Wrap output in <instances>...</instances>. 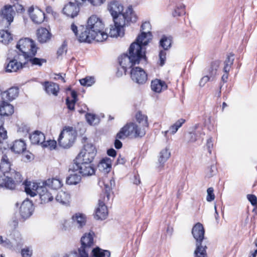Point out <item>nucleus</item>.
Returning <instances> with one entry per match:
<instances>
[{"mask_svg": "<svg viewBox=\"0 0 257 257\" xmlns=\"http://www.w3.org/2000/svg\"><path fill=\"white\" fill-rule=\"evenodd\" d=\"M104 27L102 20L96 15H93L88 18L86 27L82 28L79 35L77 27L74 24L71 25V30L79 42L90 43L93 40L102 42L107 38L108 35L103 31Z\"/></svg>", "mask_w": 257, "mask_h": 257, "instance_id": "obj_1", "label": "nucleus"}, {"mask_svg": "<svg viewBox=\"0 0 257 257\" xmlns=\"http://www.w3.org/2000/svg\"><path fill=\"white\" fill-rule=\"evenodd\" d=\"M140 49L138 45L132 43L128 50V54H124L119 57V64L124 73L127 69L131 68L133 65L139 64L142 60H146L144 54L139 53Z\"/></svg>", "mask_w": 257, "mask_h": 257, "instance_id": "obj_2", "label": "nucleus"}, {"mask_svg": "<svg viewBox=\"0 0 257 257\" xmlns=\"http://www.w3.org/2000/svg\"><path fill=\"white\" fill-rule=\"evenodd\" d=\"M105 194L98 200V205L95 210V218L97 219H105L108 215L107 208L104 202L109 200L110 192L112 187L115 185L114 180L113 179L105 180L104 182Z\"/></svg>", "mask_w": 257, "mask_h": 257, "instance_id": "obj_3", "label": "nucleus"}, {"mask_svg": "<svg viewBox=\"0 0 257 257\" xmlns=\"http://www.w3.org/2000/svg\"><path fill=\"white\" fill-rule=\"evenodd\" d=\"M16 48L19 51L18 55L24 59L29 58L30 54L31 56H35L37 51V48L34 42L28 38L20 39L17 44Z\"/></svg>", "mask_w": 257, "mask_h": 257, "instance_id": "obj_4", "label": "nucleus"}, {"mask_svg": "<svg viewBox=\"0 0 257 257\" xmlns=\"http://www.w3.org/2000/svg\"><path fill=\"white\" fill-rule=\"evenodd\" d=\"M2 157L0 162V176H7L14 170L12 168L13 162L15 159L14 156L9 149H6L5 147H1Z\"/></svg>", "mask_w": 257, "mask_h": 257, "instance_id": "obj_5", "label": "nucleus"}, {"mask_svg": "<svg viewBox=\"0 0 257 257\" xmlns=\"http://www.w3.org/2000/svg\"><path fill=\"white\" fill-rule=\"evenodd\" d=\"M146 134V130L139 128L138 124L134 122L127 123L117 134L118 139H124L128 136L133 135L135 138L142 137Z\"/></svg>", "mask_w": 257, "mask_h": 257, "instance_id": "obj_6", "label": "nucleus"}, {"mask_svg": "<svg viewBox=\"0 0 257 257\" xmlns=\"http://www.w3.org/2000/svg\"><path fill=\"white\" fill-rule=\"evenodd\" d=\"M77 135L73 127L65 126L60 133L58 142L60 146L63 148H69L73 144Z\"/></svg>", "mask_w": 257, "mask_h": 257, "instance_id": "obj_7", "label": "nucleus"}, {"mask_svg": "<svg viewBox=\"0 0 257 257\" xmlns=\"http://www.w3.org/2000/svg\"><path fill=\"white\" fill-rule=\"evenodd\" d=\"M204 228L201 223H197L193 227L192 234L196 240V245L194 253L197 251L198 253L200 252L206 253V245L203 246L201 244L202 241L204 239Z\"/></svg>", "mask_w": 257, "mask_h": 257, "instance_id": "obj_8", "label": "nucleus"}, {"mask_svg": "<svg viewBox=\"0 0 257 257\" xmlns=\"http://www.w3.org/2000/svg\"><path fill=\"white\" fill-rule=\"evenodd\" d=\"M94 233L93 231H90L88 233H85L81 238L80 247L78 249V251L81 253L82 257H88V253L94 248Z\"/></svg>", "mask_w": 257, "mask_h": 257, "instance_id": "obj_9", "label": "nucleus"}, {"mask_svg": "<svg viewBox=\"0 0 257 257\" xmlns=\"http://www.w3.org/2000/svg\"><path fill=\"white\" fill-rule=\"evenodd\" d=\"M69 170L72 172L78 171L83 176H89L95 173V168L91 163L75 161Z\"/></svg>", "mask_w": 257, "mask_h": 257, "instance_id": "obj_10", "label": "nucleus"}, {"mask_svg": "<svg viewBox=\"0 0 257 257\" xmlns=\"http://www.w3.org/2000/svg\"><path fill=\"white\" fill-rule=\"evenodd\" d=\"M96 151L95 147L91 144H87L78 155L75 161L91 163L96 155Z\"/></svg>", "mask_w": 257, "mask_h": 257, "instance_id": "obj_11", "label": "nucleus"}, {"mask_svg": "<svg viewBox=\"0 0 257 257\" xmlns=\"http://www.w3.org/2000/svg\"><path fill=\"white\" fill-rule=\"evenodd\" d=\"M137 17L132 7H127L124 12L122 11L118 17L115 18L116 24L121 26H125L130 22L135 23L137 21Z\"/></svg>", "mask_w": 257, "mask_h": 257, "instance_id": "obj_12", "label": "nucleus"}, {"mask_svg": "<svg viewBox=\"0 0 257 257\" xmlns=\"http://www.w3.org/2000/svg\"><path fill=\"white\" fill-rule=\"evenodd\" d=\"M131 77L132 80L138 84H145L148 79L146 72L139 67L132 68L131 71Z\"/></svg>", "mask_w": 257, "mask_h": 257, "instance_id": "obj_13", "label": "nucleus"}, {"mask_svg": "<svg viewBox=\"0 0 257 257\" xmlns=\"http://www.w3.org/2000/svg\"><path fill=\"white\" fill-rule=\"evenodd\" d=\"M152 34H146L141 33V34L138 36L136 41L133 43L139 46L141 49L139 50V53H143L144 57L145 58L146 48L145 47L150 42V40L152 39Z\"/></svg>", "mask_w": 257, "mask_h": 257, "instance_id": "obj_14", "label": "nucleus"}, {"mask_svg": "<svg viewBox=\"0 0 257 257\" xmlns=\"http://www.w3.org/2000/svg\"><path fill=\"white\" fill-rule=\"evenodd\" d=\"M107 9L112 16L113 21H115V18L122 12L123 7L118 1L112 0L108 3Z\"/></svg>", "mask_w": 257, "mask_h": 257, "instance_id": "obj_15", "label": "nucleus"}, {"mask_svg": "<svg viewBox=\"0 0 257 257\" xmlns=\"http://www.w3.org/2000/svg\"><path fill=\"white\" fill-rule=\"evenodd\" d=\"M24 59L19 55L15 56L14 59L10 60L6 67L7 72H17L23 68L24 62L22 61Z\"/></svg>", "mask_w": 257, "mask_h": 257, "instance_id": "obj_16", "label": "nucleus"}, {"mask_svg": "<svg viewBox=\"0 0 257 257\" xmlns=\"http://www.w3.org/2000/svg\"><path fill=\"white\" fill-rule=\"evenodd\" d=\"M25 186L26 193L31 197H34L39 193V189L43 187L44 183L43 181L38 183L26 181Z\"/></svg>", "mask_w": 257, "mask_h": 257, "instance_id": "obj_17", "label": "nucleus"}, {"mask_svg": "<svg viewBox=\"0 0 257 257\" xmlns=\"http://www.w3.org/2000/svg\"><path fill=\"white\" fill-rule=\"evenodd\" d=\"M14 112V106L6 100L0 96V115L2 116H10Z\"/></svg>", "mask_w": 257, "mask_h": 257, "instance_id": "obj_18", "label": "nucleus"}, {"mask_svg": "<svg viewBox=\"0 0 257 257\" xmlns=\"http://www.w3.org/2000/svg\"><path fill=\"white\" fill-rule=\"evenodd\" d=\"M30 17L32 21L36 24H41L45 18L44 13L38 8L31 7L29 9Z\"/></svg>", "mask_w": 257, "mask_h": 257, "instance_id": "obj_19", "label": "nucleus"}, {"mask_svg": "<svg viewBox=\"0 0 257 257\" xmlns=\"http://www.w3.org/2000/svg\"><path fill=\"white\" fill-rule=\"evenodd\" d=\"M79 7L78 6L77 4L69 2L65 5L63 9V12L67 17L73 18L78 15L79 12Z\"/></svg>", "mask_w": 257, "mask_h": 257, "instance_id": "obj_20", "label": "nucleus"}, {"mask_svg": "<svg viewBox=\"0 0 257 257\" xmlns=\"http://www.w3.org/2000/svg\"><path fill=\"white\" fill-rule=\"evenodd\" d=\"M55 193L54 190H48L47 187L43 186L39 189V195L42 203H46L53 200V194Z\"/></svg>", "mask_w": 257, "mask_h": 257, "instance_id": "obj_21", "label": "nucleus"}, {"mask_svg": "<svg viewBox=\"0 0 257 257\" xmlns=\"http://www.w3.org/2000/svg\"><path fill=\"white\" fill-rule=\"evenodd\" d=\"M33 204L29 200L24 201L20 208V213L22 218L29 217L32 213Z\"/></svg>", "mask_w": 257, "mask_h": 257, "instance_id": "obj_22", "label": "nucleus"}, {"mask_svg": "<svg viewBox=\"0 0 257 257\" xmlns=\"http://www.w3.org/2000/svg\"><path fill=\"white\" fill-rule=\"evenodd\" d=\"M1 13L2 18L7 21L9 25L13 22L15 11L12 6H5L1 10Z\"/></svg>", "mask_w": 257, "mask_h": 257, "instance_id": "obj_23", "label": "nucleus"}, {"mask_svg": "<svg viewBox=\"0 0 257 257\" xmlns=\"http://www.w3.org/2000/svg\"><path fill=\"white\" fill-rule=\"evenodd\" d=\"M72 223L78 228H83L86 223V216L85 214L76 213L72 217Z\"/></svg>", "mask_w": 257, "mask_h": 257, "instance_id": "obj_24", "label": "nucleus"}, {"mask_svg": "<svg viewBox=\"0 0 257 257\" xmlns=\"http://www.w3.org/2000/svg\"><path fill=\"white\" fill-rule=\"evenodd\" d=\"M6 149H9L10 151L12 152V154H13V153L19 154L24 152L26 149V147L23 141L16 140L10 147L8 146V148ZM13 155L14 156V155Z\"/></svg>", "mask_w": 257, "mask_h": 257, "instance_id": "obj_25", "label": "nucleus"}, {"mask_svg": "<svg viewBox=\"0 0 257 257\" xmlns=\"http://www.w3.org/2000/svg\"><path fill=\"white\" fill-rule=\"evenodd\" d=\"M19 95V88L17 87H12L8 90L0 93V96L4 99H7L8 100H13L16 99Z\"/></svg>", "mask_w": 257, "mask_h": 257, "instance_id": "obj_26", "label": "nucleus"}, {"mask_svg": "<svg viewBox=\"0 0 257 257\" xmlns=\"http://www.w3.org/2000/svg\"><path fill=\"white\" fill-rule=\"evenodd\" d=\"M151 86L152 90L156 93H161L168 88L166 82L159 79L153 80L151 82Z\"/></svg>", "mask_w": 257, "mask_h": 257, "instance_id": "obj_27", "label": "nucleus"}, {"mask_svg": "<svg viewBox=\"0 0 257 257\" xmlns=\"http://www.w3.org/2000/svg\"><path fill=\"white\" fill-rule=\"evenodd\" d=\"M52 35L46 28H41L37 31L38 41L41 43L48 42L51 38Z\"/></svg>", "mask_w": 257, "mask_h": 257, "instance_id": "obj_28", "label": "nucleus"}, {"mask_svg": "<svg viewBox=\"0 0 257 257\" xmlns=\"http://www.w3.org/2000/svg\"><path fill=\"white\" fill-rule=\"evenodd\" d=\"M114 26H110L109 29V35L111 37H122L124 35L123 27L116 24L115 21H113Z\"/></svg>", "mask_w": 257, "mask_h": 257, "instance_id": "obj_29", "label": "nucleus"}, {"mask_svg": "<svg viewBox=\"0 0 257 257\" xmlns=\"http://www.w3.org/2000/svg\"><path fill=\"white\" fill-rule=\"evenodd\" d=\"M45 90L48 94L57 96L59 90V85L54 82L46 81L43 84Z\"/></svg>", "mask_w": 257, "mask_h": 257, "instance_id": "obj_30", "label": "nucleus"}, {"mask_svg": "<svg viewBox=\"0 0 257 257\" xmlns=\"http://www.w3.org/2000/svg\"><path fill=\"white\" fill-rule=\"evenodd\" d=\"M171 156L169 148L166 147L160 151L158 156L159 167H163L165 163L168 160Z\"/></svg>", "mask_w": 257, "mask_h": 257, "instance_id": "obj_31", "label": "nucleus"}, {"mask_svg": "<svg viewBox=\"0 0 257 257\" xmlns=\"http://www.w3.org/2000/svg\"><path fill=\"white\" fill-rule=\"evenodd\" d=\"M70 194L66 191H60L55 197L56 200L62 204H68L70 200Z\"/></svg>", "mask_w": 257, "mask_h": 257, "instance_id": "obj_32", "label": "nucleus"}, {"mask_svg": "<svg viewBox=\"0 0 257 257\" xmlns=\"http://www.w3.org/2000/svg\"><path fill=\"white\" fill-rule=\"evenodd\" d=\"M44 185L51 188L53 190L60 188L62 186V182L59 179L52 178L43 181Z\"/></svg>", "mask_w": 257, "mask_h": 257, "instance_id": "obj_33", "label": "nucleus"}, {"mask_svg": "<svg viewBox=\"0 0 257 257\" xmlns=\"http://www.w3.org/2000/svg\"><path fill=\"white\" fill-rule=\"evenodd\" d=\"M30 139L33 144H40L43 145L45 137L43 133L37 131L30 136Z\"/></svg>", "mask_w": 257, "mask_h": 257, "instance_id": "obj_34", "label": "nucleus"}, {"mask_svg": "<svg viewBox=\"0 0 257 257\" xmlns=\"http://www.w3.org/2000/svg\"><path fill=\"white\" fill-rule=\"evenodd\" d=\"M99 170L108 173L110 171L111 167V160L110 158L105 157L100 161L98 165Z\"/></svg>", "mask_w": 257, "mask_h": 257, "instance_id": "obj_35", "label": "nucleus"}, {"mask_svg": "<svg viewBox=\"0 0 257 257\" xmlns=\"http://www.w3.org/2000/svg\"><path fill=\"white\" fill-rule=\"evenodd\" d=\"M136 118L139 128H143L144 130H146V128L148 126L147 116L143 114L141 112H138L136 114Z\"/></svg>", "mask_w": 257, "mask_h": 257, "instance_id": "obj_36", "label": "nucleus"}, {"mask_svg": "<svg viewBox=\"0 0 257 257\" xmlns=\"http://www.w3.org/2000/svg\"><path fill=\"white\" fill-rule=\"evenodd\" d=\"M6 181L8 180H11L15 183V187H16V183H21L22 181V177L21 174L17 172L15 169L11 172L9 175L6 176Z\"/></svg>", "mask_w": 257, "mask_h": 257, "instance_id": "obj_37", "label": "nucleus"}, {"mask_svg": "<svg viewBox=\"0 0 257 257\" xmlns=\"http://www.w3.org/2000/svg\"><path fill=\"white\" fill-rule=\"evenodd\" d=\"M78 6L86 5L87 3L90 4L94 7H99L102 5L105 0H74Z\"/></svg>", "mask_w": 257, "mask_h": 257, "instance_id": "obj_38", "label": "nucleus"}, {"mask_svg": "<svg viewBox=\"0 0 257 257\" xmlns=\"http://www.w3.org/2000/svg\"><path fill=\"white\" fill-rule=\"evenodd\" d=\"M220 62L218 61H215L211 63L210 67L208 69V73L209 77H210L212 80H214L215 76L217 74V71L219 66Z\"/></svg>", "mask_w": 257, "mask_h": 257, "instance_id": "obj_39", "label": "nucleus"}, {"mask_svg": "<svg viewBox=\"0 0 257 257\" xmlns=\"http://www.w3.org/2000/svg\"><path fill=\"white\" fill-rule=\"evenodd\" d=\"M34 56H31V55L30 54L29 58L24 59L25 61L24 62V65L26 64V63L28 62H30L32 65L41 66L43 63L46 62V60L45 59H40L36 57H33Z\"/></svg>", "mask_w": 257, "mask_h": 257, "instance_id": "obj_40", "label": "nucleus"}, {"mask_svg": "<svg viewBox=\"0 0 257 257\" xmlns=\"http://www.w3.org/2000/svg\"><path fill=\"white\" fill-rule=\"evenodd\" d=\"M13 38L10 33L8 31L1 30L0 31V42L5 45L8 44L11 41Z\"/></svg>", "mask_w": 257, "mask_h": 257, "instance_id": "obj_41", "label": "nucleus"}, {"mask_svg": "<svg viewBox=\"0 0 257 257\" xmlns=\"http://www.w3.org/2000/svg\"><path fill=\"white\" fill-rule=\"evenodd\" d=\"M93 257H110V252L107 250H103L99 247L93 248L91 251Z\"/></svg>", "mask_w": 257, "mask_h": 257, "instance_id": "obj_42", "label": "nucleus"}, {"mask_svg": "<svg viewBox=\"0 0 257 257\" xmlns=\"http://www.w3.org/2000/svg\"><path fill=\"white\" fill-rule=\"evenodd\" d=\"M172 42L171 37L163 36L160 41V44L164 50H167L171 47Z\"/></svg>", "mask_w": 257, "mask_h": 257, "instance_id": "obj_43", "label": "nucleus"}, {"mask_svg": "<svg viewBox=\"0 0 257 257\" xmlns=\"http://www.w3.org/2000/svg\"><path fill=\"white\" fill-rule=\"evenodd\" d=\"M6 176H0V187L13 190L15 189V183L11 180L6 181Z\"/></svg>", "mask_w": 257, "mask_h": 257, "instance_id": "obj_44", "label": "nucleus"}, {"mask_svg": "<svg viewBox=\"0 0 257 257\" xmlns=\"http://www.w3.org/2000/svg\"><path fill=\"white\" fill-rule=\"evenodd\" d=\"M81 176L76 174L70 175L66 179V184L68 185H76L81 181Z\"/></svg>", "mask_w": 257, "mask_h": 257, "instance_id": "obj_45", "label": "nucleus"}, {"mask_svg": "<svg viewBox=\"0 0 257 257\" xmlns=\"http://www.w3.org/2000/svg\"><path fill=\"white\" fill-rule=\"evenodd\" d=\"M185 122V120L183 118H181L178 120L174 124L171 125L169 127L170 133L171 135H174L178 130V129L181 127L182 124Z\"/></svg>", "mask_w": 257, "mask_h": 257, "instance_id": "obj_46", "label": "nucleus"}, {"mask_svg": "<svg viewBox=\"0 0 257 257\" xmlns=\"http://www.w3.org/2000/svg\"><path fill=\"white\" fill-rule=\"evenodd\" d=\"M233 55L232 54H230L228 55L224 62V67L223 68L224 71L225 73H228L229 70L231 66L233 64L234 58H233Z\"/></svg>", "mask_w": 257, "mask_h": 257, "instance_id": "obj_47", "label": "nucleus"}, {"mask_svg": "<svg viewBox=\"0 0 257 257\" xmlns=\"http://www.w3.org/2000/svg\"><path fill=\"white\" fill-rule=\"evenodd\" d=\"M80 84L85 86H91L95 83V78L92 76H87L79 80Z\"/></svg>", "mask_w": 257, "mask_h": 257, "instance_id": "obj_48", "label": "nucleus"}, {"mask_svg": "<svg viewBox=\"0 0 257 257\" xmlns=\"http://www.w3.org/2000/svg\"><path fill=\"white\" fill-rule=\"evenodd\" d=\"M151 26L149 22H144L141 27V33L149 34H152L151 32Z\"/></svg>", "mask_w": 257, "mask_h": 257, "instance_id": "obj_49", "label": "nucleus"}, {"mask_svg": "<svg viewBox=\"0 0 257 257\" xmlns=\"http://www.w3.org/2000/svg\"><path fill=\"white\" fill-rule=\"evenodd\" d=\"M86 119L87 121L91 125L95 124L97 122V118L95 115L87 113L86 114Z\"/></svg>", "mask_w": 257, "mask_h": 257, "instance_id": "obj_50", "label": "nucleus"}, {"mask_svg": "<svg viewBox=\"0 0 257 257\" xmlns=\"http://www.w3.org/2000/svg\"><path fill=\"white\" fill-rule=\"evenodd\" d=\"M57 142L54 140H48L44 142L42 146L44 147H49L50 150L55 149L56 147Z\"/></svg>", "mask_w": 257, "mask_h": 257, "instance_id": "obj_51", "label": "nucleus"}, {"mask_svg": "<svg viewBox=\"0 0 257 257\" xmlns=\"http://www.w3.org/2000/svg\"><path fill=\"white\" fill-rule=\"evenodd\" d=\"M184 13V6L180 5L179 7H177L175 9L173 13V15L174 17L180 16Z\"/></svg>", "mask_w": 257, "mask_h": 257, "instance_id": "obj_52", "label": "nucleus"}, {"mask_svg": "<svg viewBox=\"0 0 257 257\" xmlns=\"http://www.w3.org/2000/svg\"><path fill=\"white\" fill-rule=\"evenodd\" d=\"M213 191L214 190L212 187H210L207 189V195L206 197V200L207 201L211 202L215 199V195L213 193Z\"/></svg>", "mask_w": 257, "mask_h": 257, "instance_id": "obj_53", "label": "nucleus"}, {"mask_svg": "<svg viewBox=\"0 0 257 257\" xmlns=\"http://www.w3.org/2000/svg\"><path fill=\"white\" fill-rule=\"evenodd\" d=\"M200 134L198 132L196 133H190L189 135V142L193 143L199 139Z\"/></svg>", "mask_w": 257, "mask_h": 257, "instance_id": "obj_54", "label": "nucleus"}, {"mask_svg": "<svg viewBox=\"0 0 257 257\" xmlns=\"http://www.w3.org/2000/svg\"><path fill=\"white\" fill-rule=\"evenodd\" d=\"M166 53L164 50H161L159 53L160 65L162 66L165 63Z\"/></svg>", "mask_w": 257, "mask_h": 257, "instance_id": "obj_55", "label": "nucleus"}, {"mask_svg": "<svg viewBox=\"0 0 257 257\" xmlns=\"http://www.w3.org/2000/svg\"><path fill=\"white\" fill-rule=\"evenodd\" d=\"M216 168L214 165H211L207 170L206 176L208 178L212 177L215 173Z\"/></svg>", "mask_w": 257, "mask_h": 257, "instance_id": "obj_56", "label": "nucleus"}, {"mask_svg": "<svg viewBox=\"0 0 257 257\" xmlns=\"http://www.w3.org/2000/svg\"><path fill=\"white\" fill-rule=\"evenodd\" d=\"M76 101L70 100L69 98H67L66 100V103L67 106V107L69 109L71 110H74V106L75 104Z\"/></svg>", "mask_w": 257, "mask_h": 257, "instance_id": "obj_57", "label": "nucleus"}, {"mask_svg": "<svg viewBox=\"0 0 257 257\" xmlns=\"http://www.w3.org/2000/svg\"><path fill=\"white\" fill-rule=\"evenodd\" d=\"M21 254L23 257H31L32 251L29 248H25L22 249Z\"/></svg>", "mask_w": 257, "mask_h": 257, "instance_id": "obj_58", "label": "nucleus"}, {"mask_svg": "<svg viewBox=\"0 0 257 257\" xmlns=\"http://www.w3.org/2000/svg\"><path fill=\"white\" fill-rule=\"evenodd\" d=\"M247 198L248 201L250 202L252 205L254 206L257 204V198L256 197L252 194H248L247 195Z\"/></svg>", "mask_w": 257, "mask_h": 257, "instance_id": "obj_59", "label": "nucleus"}, {"mask_svg": "<svg viewBox=\"0 0 257 257\" xmlns=\"http://www.w3.org/2000/svg\"><path fill=\"white\" fill-rule=\"evenodd\" d=\"M209 80L212 81V79L209 77V75H205L203 77L199 82V85L201 87L204 86L205 84Z\"/></svg>", "mask_w": 257, "mask_h": 257, "instance_id": "obj_60", "label": "nucleus"}, {"mask_svg": "<svg viewBox=\"0 0 257 257\" xmlns=\"http://www.w3.org/2000/svg\"><path fill=\"white\" fill-rule=\"evenodd\" d=\"M71 229V222L69 221H64L62 224L61 229L63 231H69Z\"/></svg>", "mask_w": 257, "mask_h": 257, "instance_id": "obj_61", "label": "nucleus"}, {"mask_svg": "<svg viewBox=\"0 0 257 257\" xmlns=\"http://www.w3.org/2000/svg\"><path fill=\"white\" fill-rule=\"evenodd\" d=\"M82 255L83 254L78 251V252L76 251L70 252L65 254L64 257H82Z\"/></svg>", "mask_w": 257, "mask_h": 257, "instance_id": "obj_62", "label": "nucleus"}, {"mask_svg": "<svg viewBox=\"0 0 257 257\" xmlns=\"http://www.w3.org/2000/svg\"><path fill=\"white\" fill-rule=\"evenodd\" d=\"M12 7L14 9V11L16 10L17 13H22L24 10L23 6L19 4L14 5Z\"/></svg>", "mask_w": 257, "mask_h": 257, "instance_id": "obj_63", "label": "nucleus"}, {"mask_svg": "<svg viewBox=\"0 0 257 257\" xmlns=\"http://www.w3.org/2000/svg\"><path fill=\"white\" fill-rule=\"evenodd\" d=\"M213 141L211 138H209L207 141L206 146L209 154L211 153V149L213 148Z\"/></svg>", "mask_w": 257, "mask_h": 257, "instance_id": "obj_64", "label": "nucleus"}]
</instances>
